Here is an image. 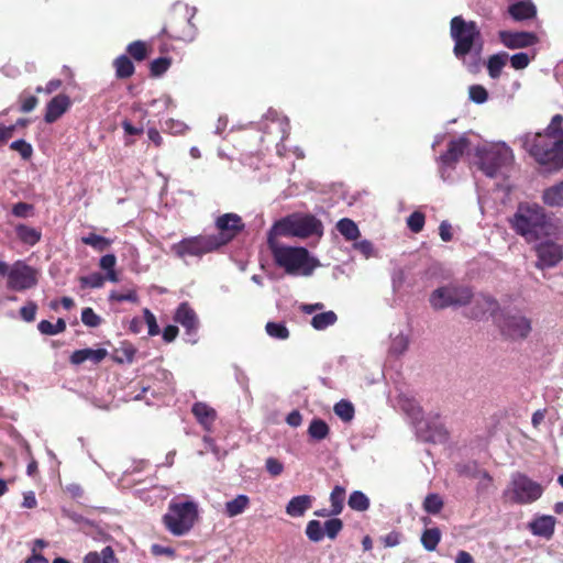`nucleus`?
Instances as JSON below:
<instances>
[{
  "instance_id": "f704fd0d",
  "label": "nucleus",
  "mask_w": 563,
  "mask_h": 563,
  "mask_svg": "<svg viewBox=\"0 0 563 563\" xmlns=\"http://www.w3.org/2000/svg\"><path fill=\"white\" fill-rule=\"evenodd\" d=\"M390 338H391V342H390V346H389V353L393 355L404 354L408 349V344H409L408 336L400 331L396 334L391 333Z\"/></svg>"
},
{
  "instance_id": "f3484780",
  "label": "nucleus",
  "mask_w": 563,
  "mask_h": 563,
  "mask_svg": "<svg viewBox=\"0 0 563 563\" xmlns=\"http://www.w3.org/2000/svg\"><path fill=\"white\" fill-rule=\"evenodd\" d=\"M468 303L472 305L470 316L474 319H486L488 317H493L495 319L499 313V305L497 300L489 295H472Z\"/></svg>"
},
{
  "instance_id": "13d9d810",
  "label": "nucleus",
  "mask_w": 563,
  "mask_h": 563,
  "mask_svg": "<svg viewBox=\"0 0 563 563\" xmlns=\"http://www.w3.org/2000/svg\"><path fill=\"white\" fill-rule=\"evenodd\" d=\"M33 206L26 202H18L12 207V214L16 218H29L33 214Z\"/></svg>"
},
{
  "instance_id": "cd10ccee",
  "label": "nucleus",
  "mask_w": 563,
  "mask_h": 563,
  "mask_svg": "<svg viewBox=\"0 0 563 563\" xmlns=\"http://www.w3.org/2000/svg\"><path fill=\"white\" fill-rule=\"evenodd\" d=\"M338 321V316L334 311H321L316 313L311 319V325L318 331H322L333 325Z\"/></svg>"
},
{
  "instance_id": "0eeeda50",
  "label": "nucleus",
  "mask_w": 563,
  "mask_h": 563,
  "mask_svg": "<svg viewBox=\"0 0 563 563\" xmlns=\"http://www.w3.org/2000/svg\"><path fill=\"white\" fill-rule=\"evenodd\" d=\"M501 335L511 341H523L532 331V321L518 309H503L495 317Z\"/></svg>"
},
{
  "instance_id": "6ab92c4d",
  "label": "nucleus",
  "mask_w": 563,
  "mask_h": 563,
  "mask_svg": "<svg viewBox=\"0 0 563 563\" xmlns=\"http://www.w3.org/2000/svg\"><path fill=\"white\" fill-rule=\"evenodd\" d=\"M216 227L220 231L217 235H222L227 244L244 229V223L239 214L224 213L217 218Z\"/></svg>"
},
{
  "instance_id": "6e6d98bb",
  "label": "nucleus",
  "mask_w": 563,
  "mask_h": 563,
  "mask_svg": "<svg viewBox=\"0 0 563 563\" xmlns=\"http://www.w3.org/2000/svg\"><path fill=\"white\" fill-rule=\"evenodd\" d=\"M170 66L168 57H158L151 63V73L154 76L163 75Z\"/></svg>"
},
{
  "instance_id": "aec40b11",
  "label": "nucleus",
  "mask_w": 563,
  "mask_h": 563,
  "mask_svg": "<svg viewBox=\"0 0 563 563\" xmlns=\"http://www.w3.org/2000/svg\"><path fill=\"white\" fill-rule=\"evenodd\" d=\"M191 412L206 431L210 432L212 430L217 419V411L212 407L206 402L197 401L192 405Z\"/></svg>"
},
{
  "instance_id": "4d7b16f0",
  "label": "nucleus",
  "mask_w": 563,
  "mask_h": 563,
  "mask_svg": "<svg viewBox=\"0 0 563 563\" xmlns=\"http://www.w3.org/2000/svg\"><path fill=\"white\" fill-rule=\"evenodd\" d=\"M188 126L178 120L168 119L164 123V130L170 134L177 135L184 133Z\"/></svg>"
},
{
  "instance_id": "dca6fc26",
  "label": "nucleus",
  "mask_w": 563,
  "mask_h": 563,
  "mask_svg": "<svg viewBox=\"0 0 563 563\" xmlns=\"http://www.w3.org/2000/svg\"><path fill=\"white\" fill-rule=\"evenodd\" d=\"M174 13L176 15H179L183 18L185 22V26L181 31L177 32L175 31L173 34H170L172 37L176 40H180L184 42H191L196 37V27L192 24L191 20L194 19L196 14V8H191L186 3L176 2L173 5Z\"/></svg>"
},
{
  "instance_id": "0e129e2a",
  "label": "nucleus",
  "mask_w": 563,
  "mask_h": 563,
  "mask_svg": "<svg viewBox=\"0 0 563 563\" xmlns=\"http://www.w3.org/2000/svg\"><path fill=\"white\" fill-rule=\"evenodd\" d=\"M36 305L34 302H29L23 306L20 310L21 318L26 322H32L36 316Z\"/></svg>"
},
{
  "instance_id": "f03ea898",
  "label": "nucleus",
  "mask_w": 563,
  "mask_h": 563,
  "mask_svg": "<svg viewBox=\"0 0 563 563\" xmlns=\"http://www.w3.org/2000/svg\"><path fill=\"white\" fill-rule=\"evenodd\" d=\"M450 36L453 54L472 74L479 70L484 51V37L475 21L457 15L451 19Z\"/></svg>"
},
{
  "instance_id": "39448f33",
  "label": "nucleus",
  "mask_w": 563,
  "mask_h": 563,
  "mask_svg": "<svg viewBox=\"0 0 563 563\" xmlns=\"http://www.w3.org/2000/svg\"><path fill=\"white\" fill-rule=\"evenodd\" d=\"M267 235L276 239L287 236L301 240L316 238L319 240L323 235V224L311 213L294 212L275 221Z\"/></svg>"
},
{
  "instance_id": "2eb2a0df",
  "label": "nucleus",
  "mask_w": 563,
  "mask_h": 563,
  "mask_svg": "<svg viewBox=\"0 0 563 563\" xmlns=\"http://www.w3.org/2000/svg\"><path fill=\"white\" fill-rule=\"evenodd\" d=\"M536 253V267L539 269L554 267L563 260V246L551 240L537 244Z\"/></svg>"
},
{
  "instance_id": "680f3d73",
  "label": "nucleus",
  "mask_w": 563,
  "mask_h": 563,
  "mask_svg": "<svg viewBox=\"0 0 563 563\" xmlns=\"http://www.w3.org/2000/svg\"><path fill=\"white\" fill-rule=\"evenodd\" d=\"M143 313L145 322L148 327V334L151 336L157 335L159 333V328L156 322L155 316L147 308L144 309Z\"/></svg>"
},
{
  "instance_id": "c9c22d12",
  "label": "nucleus",
  "mask_w": 563,
  "mask_h": 563,
  "mask_svg": "<svg viewBox=\"0 0 563 563\" xmlns=\"http://www.w3.org/2000/svg\"><path fill=\"white\" fill-rule=\"evenodd\" d=\"M347 505L353 510L365 511L369 508V499L363 492L354 490L349 497Z\"/></svg>"
},
{
  "instance_id": "3c124183",
  "label": "nucleus",
  "mask_w": 563,
  "mask_h": 563,
  "mask_svg": "<svg viewBox=\"0 0 563 563\" xmlns=\"http://www.w3.org/2000/svg\"><path fill=\"white\" fill-rule=\"evenodd\" d=\"M268 118H272V122L277 124L279 132L282 133V140L286 139L289 133V122L287 118L279 117L277 112L269 111L267 114Z\"/></svg>"
},
{
  "instance_id": "4c0bfd02",
  "label": "nucleus",
  "mask_w": 563,
  "mask_h": 563,
  "mask_svg": "<svg viewBox=\"0 0 563 563\" xmlns=\"http://www.w3.org/2000/svg\"><path fill=\"white\" fill-rule=\"evenodd\" d=\"M334 413L343 421L350 422L354 418V406L349 400H340L333 407Z\"/></svg>"
},
{
  "instance_id": "bf43d9fd",
  "label": "nucleus",
  "mask_w": 563,
  "mask_h": 563,
  "mask_svg": "<svg viewBox=\"0 0 563 563\" xmlns=\"http://www.w3.org/2000/svg\"><path fill=\"white\" fill-rule=\"evenodd\" d=\"M353 249L358 251L365 258L374 255V245L368 240L354 241Z\"/></svg>"
},
{
  "instance_id": "69168bd1",
  "label": "nucleus",
  "mask_w": 563,
  "mask_h": 563,
  "mask_svg": "<svg viewBox=\"0 0 563 563\" xmlns=\"http://www.w3.org/2000/svg\"><path fill=\"white\" fill-rule=\"evenodd\" d=\"M266 470L271 475L278 476L282 474L284 466L277 459L268 457L266 460Z\"/></svg>"
},
{
  "instance_id": "4be33fe9",
  "label": "nucleus",
  "mask_w": 563,
  "mask_h": 563,
  "mask_svg": "<svg viewBox=\"0 0 563 563\" xmlns=\"http://www.w3.org/2000/svg\"><path fill=\"white\" fill-rule=\"evenodd\" d=\"M108 355V351L106 349H81L76 350L70 355V362L75 365H80L87 361L92 364H99L102 362Z\"/></svg>"
},
{
  "instance_id": "79ce46f5",
  "label": "nucleus",
  "mask_w": 563,
  "mask_h": 563,
  "mask_svg": "<svg viewBox=\"0 0 563 563\" xmlns=\"http://www.w3.org/2000/svg\"><path fill=\"white\" fill-rule=\"evenodd\" d=\"M265 330L271 338L277 340H286L289 338V331L283 322H267Z\"/></svg>"
},
{
  "instance_id": "7ed1b4c3",
  "label": "nucleus",
  "mask_w": 563,
  "mask_h": 563,
  "mask_svg": "<svg viewBox=\"0 0 563 563\" xmlns=\"http://www.w3.org/2000/svg\"><path fill=\"white\" fill-rule=\"evenodd\" d=\"M518 142L545 170L563 167V132L526 133L518 137Z\"/></svg>"
},
{
  "instance_id": "2f4dec72",
  "label": "nucleus",
  "mask_w": 563,
  "mask_h": 563,
  "mask_svg": "<svg viewBox=\"0 0 563 563\" xmlns=\"http://www.w3.org/2000/svg\"><path fill=\"white\" fill-rule=\"evenodd\" d=\"M18 238L27 245H35L41 239V232L25 224H19L15 228Z\"/></svg>"
},
{
  "instance_id": "09e8293b",
  "label": "nucleus",
  "mask_w": 563,
  "mask_h": 563,
  "mask_svg": "<svg viewBox=\"0 0 563 563\" xmlns=\"http://www.w3.org/2000/svg\"><path fill=\"white\" fill-rule=\"evenodd\" d=\"M104 284V277L100 273H92L80 277L81 287L100 288Z\"/></svg>"
},
{
  "instance_id": "9d476101",
  "label": "nucleus",
  "mask_w": 563,
  "mask_h": 563,
  "mask_svg": "<svg viewBox=\"0 0 563 563\" xmlns=\"http://www.w3.org/2000/svg\"><path fill=\"white\" fill-rule=\"evenodd\" d=\"M472 298L471 288L457 284H449L434 289L429 298L433 309L465 306Z\"/></svg>"
},
{
  "instance_id": "5fc2aeb1",
  "label": "nucleus",
  "mask_w": 563,
  "mask_h": 563,
  "mask_svg": "<svg viewBox=\"0 0 563 563\" xmlns=\"http://www.w3.org/2000/svg\"><path fill=\"white\" fill-rule=\"evenodd\" d=\"M10 148L20 153L22 158L27 159L31 157L33 150L31 144L25 142L24 140H15L10 144Z\"/></svg>"
},
{
  "instance_id": "338daca9",
  "label": "nucleus",
  "mask_w": 563,
  "mask_h": 563,
  "mask_svg": "<svg viewBox=\"0 0 563 563\" xmlns=\"http://www.w3.org/2000/svg\"><path fill=\"white\" fill-rule=\"evenodd\" d=\"M562 122H563V117L561 114H555L552 118L548 128L542 133L550 134V133L563 132V129L561 128Z\"/></svg>"
},
{
  "instance_id": "e2e57ef3",
  "label": "nucleus",
  "mask_w": 563,
  "mask_h": 563,
  "mask_svg": "<svg viewBox=\"0 0 563 563\" xmlns=\"http://www.w3.org/2000/svg\"><path fill=\"white\" fill-rule=\"evenodd\" d=\"M110 300L112 301H118V302H122V301H131V302H136L137 301V295L134 290H130L128 291L126 294H120V292H117V291H112L110 294Z\"/></svg>"
},
{
  "instance_id": "473e14b6",
  "label": "nucleus",
  "mask_w": 563,
  "mask_h": 563,
  "mask_svg": "<svg viewBox=\"0 0 563 563\" xmlns=\"http://www.w3.org/2000/svg\"><path fill=\"white\" fill-rule=\"evenodd\" d=\"M115 75L119 78H129L134 73V65L126 55H120L113 62Z\"/></svg>"
},
{
  "instance_id": "412c9836",
  "label": "nucleus",
  "mask_w": 563,
  "mask_h": 563,
  "mask_svg": "<svg viewBox=\"0 0 563 563\" xmlns=\"http://www.w3.org/2000/svg\"><path fill=\"white\" fill-rule=\"evenodd\" d=\"M528 528L533 536L550 539L554 533L555 518L549 515L537 516L529 522Z\"/></svg>"
},
{
  "instance_id": "774afa93",
  "label": "nucleus",
  "mask_w": 563,
  "mask_h": 563,
  "mask_svg": "<svg viewBox=\"0 0 563 563\" xmlns=\"http://www.w3.org/2000/svg\"><path fill=\"white\" fill-rule=\"evenodd\" d=\"M117 264V257L113 254H106L99 261V266L103 271L113 269Z\"/></svg>"
},
{
  "instance_id": "de8ad7c7",
  "label": "nucleus",
  "mask_w": 563,
  "mask_h": 563,
  "mask_svg": "<svg viewBox=\"0 0 563 563\" xmlns=\"http://www.w3.org/2000/svg\"><path fill=\"white\" fill-rule=\"evenodd\" d=\"M343 528V522L341 519L332 518L324 522V536H327L330 539H335L339 532Z\"/></svg>"
},
{
  "instance_id": "f257e3e1",
  "label": "nucleus",
  "mask_w": 563,
  "mask_h": 563,
  "mask_svg": "<svg viewBox=\"0 0 563 563\" xmlns=\"http://www.w3.org/2000/svg\"><path fill=\"white\" fill-rule=\"evenodd\" d=\"M509 223L511 229L529 243L549 238L558 239L563 232L559 220L534 202L519 203Z\"/></svg>"
},
{
  "instance_id": "ea45409f",
  "label": "nucleus",
  "mask_w": 563,
  "mask_h": 563,
  "mask_svg": "<svg viewBox=\"0 0 563 563\" xmlns=\"http://www.w3.org/2000/svg\"><path fill=\"white\" fill-rule=\"evenodd\" d=\"M345 498V489L341 486H335L330 494L331 510L332 515H340L343 510V501Z\"/></svg>"
},
{
  "instance_id": "1a4fd4ad",
  "label": "nucleus",
  "mask_w": 563,
  "mask_h": 563,
  "mask_svg": "<svg viewBox=\"0 0 563 563\" xmlns=\"http://www.w3.org/2000/svg\"><path fill=\"white\" fill-rule=\"evenodd\" d=\"M196 517L197 507L194 503L174 504L164 516V523L174 536H184L192 528Z\"/></svg>"
},
{
  "instance_id": "72a5a7b5",
  "label": "nucleus",
  "mask_w": 563,
  "mask_h": 563,
  "mask_svg": "<svg viewBox=\"0 0 563 563\" xmlns=\"http://www.w3.org/2000/svg\"><path fill=\"white\" fill-rule=\"evenodd\" d=\"M329 426L322 419H312L308 428V434L311 439L321 441L329 434Z\"/></svg>"
},
{
  "instance_id": "49530a36",
  "label": "nucleus",
  "mask_w": 563,
  "mask_h": 563,
  "mask_svg": "<svg viewBox=\"0 0 563 563\" xmlns=\"http://www.w3.org/2000/svg\"><path fill=\"white\" fill-rule=\"evenodd\" d=\"M426 217L420 211H413L407 219V225L413 233H419L424 227Z\"/></svg>"
},
{
  "instance_id": "393cba45",
  "label": "nucleus",
  "mask_w": 563,
  "mask_h": 563,
  "mask_svg": "<svg viewBox=\"0 0 563 563\" xmlns=\"http://www.w3.org/2000/svg\"><path fill=\"white\" fill-rule=\"evenodd\" d=\"M312 500L313 498L309 495L292 497L286 506L287 515L294 518L303 516V514L311 508Z\"/></svg>"
},
{
  "instance_id": "b1692460",
  "label": "nucleus",
  "mask_w": 563,
  "mask_h": 563,
  "mask_svg": "<svg viewBox=\"0 0 563 563\" xmlns=\"http://www.w3.org/2000/svg\"><path fill=\"white\" fill-rule=\"evenodd\" d=\"M508 13L515 21H525L536 16L537 8L531 0H522L510 4Z\"/></svg>"
},
{
  "instance_id": "58836bf2",
  "label": "nucleus",
  "mask_w": 563,
  "mask_h": 563,
  "mask_svg": "<svg viewBox=\"0 0 563 563\" xmlns=\"http://www.w3.org/2000/svg\"><path fill=\"white\" fill-rule=\"evenodd\" d=\"M81 242L93 247L98 252H103L111 245V240L95 233H89L88 235L82 236Z\"/></svg>"
},
{
  "instance_id": "a878e982",
  "label": "nucleus",
  "mask_w": 563,
  "mask_h": 563,
  "mask_svg": "<svg viewBox=\"0 0 563 563\" xmlns=\"http://www.w3.org/2000/svg\"><path fill=\"white\" fill-rule=\"evenodd\" d=\"M542 201L551 208L563 207V180L545 188L542 192Z\"/></svg>"
},
{
  "instance_id": "20e7f679",
  "label": "nucleus",
  "mask_w": 563,
  "mask_h": 563,
  "mask_svg": "<svg viewBox=\"0 0 563 563\" xmlns=\"http://www.w3.org/2000/svg\"><path fill=\"white\" fill-rule=\"evenodd\" d=\"M267 245L275 263L283 267L287 274L310 276L319 265L318 260L311 257L305 247L287 246L280 244L276 238L268 235Z\"/></svg>"
},
{
  "instance_id": "5701e85b",
  "label": "nucleus",
  "mask_w": 563,
  "mask_h": 563,
  "mask_svg": "<svg viewBox=\"0 0 563 563\" xmlns=\"http://www.w3.org/2000/svg\"><path fill=\"white\" fill-rule=\"evenodd\" d=\"M70 106V100L66 95H58L54 97L46 107L45 121L47 123L55 122L62 114H64Z\"/></svg>"
},
{
  "instance_id": "c85d7f7f",
  "label": "nucleus",
  "mask_w": 563,
  "mask_h": 563,
  "mask_svg": "<svg viewBox=\"0 0 563 563\" xmlns=\"http://www.w3.org/2000/svg\"><path fill=\"white\" fill-rule=\"evenodd\" d=\"M336 230L347 241H356L361 234L356 223L349 218L339 220L336 223Z\"/></svg>"
},
{
  "instance_id": "052dcab7",
  "label": "nucleus",
  "mask_w": 563,
  "mask_h": 563,
  "mask_svg": "<svg viewBox=\"0 0 563 563\" xmlns=\"http://www.w3.org/2000/svg\"><path fill=\"white\" fill-rule=\"evenodd\" d=\"M472 467L475 470V473L472 474V478L479 481V489H487L492 483L490 475L485 470L478 468L477 465H473Z\"/></svg>"
},
{
  "instance_id": "864d4df0",
  "label": "nucleus",
  "mask_w": 563,
  "mask_h": 563,
  "mask_svg": "<svg viewBox=\"0 0 563 563\" xmlns=\"http://www.w3.org/2000/svg\"><path fill=\"white\" fill-rule=\"evenodd\" d=\"M81 321L87 327L96 328L101 323V318L91 308L87 307L81 311Z\"/></svg>"
},
{
  "instance_id": "f8f14e48",
  "label": "nucleus",
  "mask_w": 563,
  "mask_h": 563,
  "mask_svg": "<svg viewBox=\"0 0 563 563\" xmlns=\"http://www.w3.org/2000/svg\"><path fill=\"white\" fill-rule=\"evenodd\" d=\"M472 142L467 134H463L456 139H452L448 144V150L439 157V172L443 180L451 178V170L455 163L463 156L465 152L471 151Z\"/></svg>"
},
{
  "instance_id": "a19ab883",
  "label": "nucleus",
  "mask_w": 563,
  "mask_h": 563,
  "mask_svg": "<svg viewBox=\"0 0 563 563\" xmlns=\"http://www.w3.org/2000/svg\"><path fill=\"white\" fill-rule=\"evenodd\" d=\"M37 328L42 334L55 335L62 333L66 329V322L64 319H58L56 323H52L47 320H42L38 323Z\"/></svg>"
},
{
  "instance_id": "7c9ffc66",
  "label": "nucleus",
  "mask_w": 563,
  "mask_h": 563,
  "mask_svg": "<svg viewBox=\"0 0 563 563\" xmlns=\"http://www.w3.org/2000/svg\"><path fill=\"white\" fill-rule=\"evenodd\" d=\"M85 563H117L114 552L111 547H106L101 552H89L85 559Z\"/></svg>"
},
{
  "instance_id": "bb28decb",
  "label": "nucleus",
  "mask_w": 563,
  "mask_h": 563,
  "mask_svg": "<svg viewBox=\"0 0 563 563\" xmlns=\"http://www.w3.org/2000/svg\"><path fill=\"white\" fill-rule=\"evenodd\" d=\"M509 55L506 52H500L492 55L487 60V71L492 79H497L501 75L503 68L508 63Z\"/></svg>"
},
{
  "instance_id": "c03bdc74",
  "label": "nucleus",
  "mask_w": 563,
  "mask_h": 563,
  "mask_svg": "<svg viewBox=\"0 0 563 563\" xmlns=\"http://www.w3.org/2000/svg\"><path fill=\"white\" fill-rule=\"evenodd\" d=\"M306 534L309 540L313 542L321 541L324 537V530L321 522L318 520H310L306 528Z\"/></svg>"
},
{
  "instance_id": "8fccbe9b",
  "label": "nucleus",
  "mask_w": 563,
  "mask_h": 563,
  "mask_svg": "<svg viewBox=\"0 0 563 563\" xmlns=\"http://www.w3.org/2000/svg\"><path fill=\"white\" fill-rule=\"evenodd\" d=\"M508 60L510 62L512 68L516 70H521L528 67L531 58L527 53L520 52L509 56Z\"/></svg>"
},
{
  "instance_id": "a211bd4d",
  "label": "nucleus",
  "mask_w": 563,
  "mask_h": 563,
  "mask_svg": "<svg viewBox=\"0 0 563 563\" xmlns=\"http://www.w3.org/2000/svg\"><path fill=\"white\" fill-rule=\"evenodd\" d=\"M499 40L505 47L510 49L525 48L538 43V36L532 32L526 31H500Z\"/></svg>"
},
{
  "instance_id": "423d86ee",
  "label": "nucleus",
  "mask_w": 563,
  "mask_h": 563,
  "mask_svg": "<svg viewBox=\"0 0 563 563\" xmlns=\"http://www.w3.org/2000/svg\"><path fill=\"white\" fill-rule=\"evenodd\" d=\"M476 156L478 168L488 178H504L507 168L514 161V154L509 146L505 144L490 146H476Z\"/></svg>"
},
{
  "instance_id": "603ef678",
  "label": "nucleus",
  "mask_w": 563,
  "mask_h": 563,
  "mask_svg": "<svg viewBox=\"0 0 563 563\" xmlns=\"http://www.w3.org/2000/svg\"><path fill=\"white\" fill-rule=\"evenodd\" d=\"M129 54L136 60H143L146 57V46L144 42L135 41L128 45Z\"/></svg>"
},
{
  "instance_id": "9b49d317",
  "label": "nucleus",
  "mask_w": 563,
  "mask_h": 563,
  "mask_svg": "<svg viewBox=\"0 0 563 563\" xmlns=\"http://www.w3.org/2000/svg\"><path fill=\"white\" fill-rule=\"evenodd\" d=\"M543 492V486L526 474L519 472L512 474L508 493L514 503L532 504L542 496Z\"/></svg>"
},
{
  "instance_id": "4468645a",
  "label": "nucleus",
  "mask_w": 563,
  "mask_h": 563,
  "mask_svg": "<svg viewBox=\"0 0 563 563\" xmlns=\"http://www.w3.org/2000/svg\"><path fill=\"white\" fill-rule=\"evenodd\" d=\"M174 321L185 329V336L188 343L196 344L198 342L199 319L195 310L187 302H181L177 307Z\"/></svg>"
},
{
  "instance_id": "e433bc0d",
  "label": "nucleus",
  "mask_w": 563,
  "mask_h": 563,
  "mask_svg": "<svg viewBox=\"0 0 563 563\" xmlns=\"http://www.w3.org/2000/svg\"><path fill=\"white\" fill-rule=\"evenodd\" d=\"M441 540V532L438 528L426 529L421 536V543L427 551L435 550Z\"/></svg>"
},
{
  "instance_id": "6e6552de",
  "label": "nucleus",
  "mask_w": 563,
  "mask_h": 563,
  "mask_svg": "<svg viewBox=\"0 0 563 563\" xmlns=\"http://www.w3.org/2000/svg\"><path fill=\"white\" fill-rule=\"evenodd\" d=\"M225 244L222 235H196L185 238L170 246V251L180 260L189 256L202 257Z\"/></svg>"
},
{
  "instance_id": "a18cd8bd",
  "label": "nucleus",
  "mask_w": 563,
  "mask_h": 563,
  "mask_svg": "<svg viewBox=\"0 0 563 563\" xmlns=\"http://www.w3.org/2000/svg\"><path fill=\"white\" fill-rule=\"evenodd\" d=\"M468 98L477 104H483L488 99V92L482 85H472L468 87Z\"/></svg>"
},
{
  "instance_id": "c756f323",
  "label": "nucleus",
  "mask_w": 563,
  "mask_h": 563,
  "mask_svg": "<svg viewBox=\"0 0 563 563\" xmlns=\"http://www.w3.org/2000/svg\"><path fill=\"white\" fill-rule=\"evenodd\" d=\"M250 504V499L246 495H238L234 499L225 503V514L229 517H235L245 511Z\"/></svg>"
},
{
  "instance_id": "ddd939ff",
  "label": "nucleus",
  "mask_w": 563,
  "mask_h": 563,
  "mask_svg": "<svg viewBox=\"0 0 563 563\" xmlns=\"http://www.w3.org/2000/svg\"><path fill=\"white\" fill-rule=\"evenodd\" d=\"M35 271L21 261L15 262L8 273V287L15 291H23L36 285Z\"/></svg>"
},
{
  "instance_id": "37998d69",
  "label": "nucleus",
  "mask_w": 563,
  "mask_h": 563,
  "mask_svg": "<svg viewBox=\"0 0 563 563\" xmlns=\"http://www.w3.org/2000/svg\"><path fill=\"white\" fill-rule=\"evenodd\" d=\"M443 500L438 494H429L423 501V508L428 514L435 515L441 511Z\"/></svg>"
}]
</instances>
